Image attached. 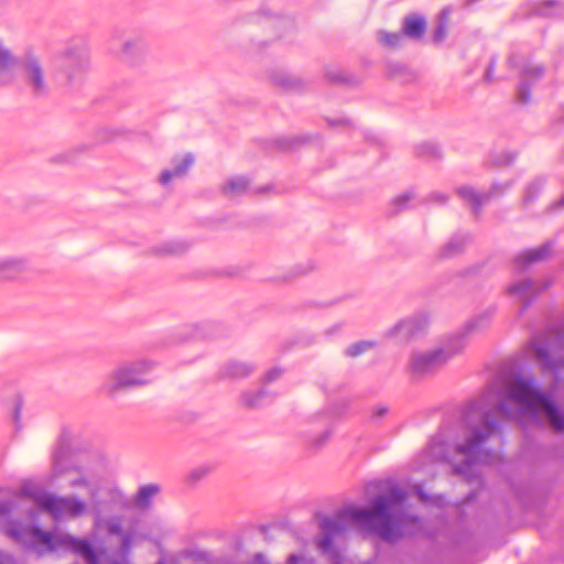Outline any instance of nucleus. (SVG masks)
<instances>
[{"instance_id": "nucleus-1", "label": "nucleus", "mask_w": 564, "mask_h": 564, "mask_svg": "<svg viewBox=\"0 0 564 564\" xmlns=\"http://www.w3.org/2000/svg\"><path fill=\"white\" fill-rule=\"evenodd\" d=\"M495 400L498 410L509 417H523L547 423L555 431L564 430V412L549 395L541 393L533 381L523 376L508 380L495 395L491 392L469 406L462 422L441 430L417 456L416 469H424L435 462H447L456 474L467 475L479 463L489 464L490 455L480 449L494 431L486 402Z\"/></svg>"}, {"instance_id": "nucleus-2", "label": "nucleus", "mask_w": 564, "mask_h": 564, "mask_svg": "<svg viewBox=\"0 0 564 564\" xmlns=\"http://www.w3.org/2000/svg\"><path fill=\"white\" fill-rule=\"evenodd\" d=\"M405 492L397 485H387L379 495L372 499L369 507L348 506L336 517L326 518L322 522L323 539L319 547L328 552L332 539L343 532L347 524L359 530L375 533L382 540L393 542L402 536L405 527V517L401 513V506Z\"/></svg>"}, {"instance_id": "nucleus-3", "label": "nucleus", "mask_w": 564, "mask_h": 564, "mask_svg": "<svg viewBox=\"0 0 564 564\" xmlns=\"http://www.w3.org/2000/svg\"><path fill=\"white\" fill-rule=\"evenodd\" d=\"M95 527L98 533L118 535L120 547L108 554L86 541L73 539V553L80 554L88 564H129L128 555L131 547L141 541L139 531L135 528L123 531L121 519L115 516L98 518Z\"/></svg>"}, {"instance_id": "nucleus-4", "label": "nucleus", "mask_w": 564, "mask_h": 564, "mask_svg": "<svg viewBox=\"0 0 564 564\" xmlns=\"http://www.w3.org/2000/svg\"><path fill=\"white\" fill-rule=\"evenodd\" d=\"M488 322V315L476 316L469 319L460 330L448 336L438 347L413 352L410 359L411 370L416 375H427L437 370L464 350L468 334L485 328Z\"/></svg>"}, {"instance_id": "nucleus-5", "label": "nucleus", "mask_w": 564, "mask_h": 564, "mask_svg": "<svg viewBox=\"0 0 564 564\" xmlns=\"http://www.w3.org/2000/svg\"><path fill=\"white\" fill-rule=\"evenodd\" d=\"M156 362L149 358H140L123 362L113 369L102 384V391L113 397L123 390L149 383L145 378L154 371Z\"/></svg>"}, {"instance_id": "nucleus-6", "label": "nucleus", "mask_w": 564, "mask_h": 564, "mask_svg": "<svg viewBox=\"0 0 564 564\" xmlns=\"http://www.w3.org/2000/svg\"><path fill=\"white\" fill-rule=\"evenodd\" d=\"M100 488L98 476L83 466L80 456L73 462V517L87 514Z\"/></svg>"}, {"instance_id": "nucleus-7", "label": "nucleus", "mask_w": 564, "mask_h": 564, "mask_svg": "<svg viewBox=\"0 0 564 564\" xmlns=\"http://www.w3.org/2000/svg\"><path fill=\"white\" fill-rule=\"evenodd\" d=\"M8 534L17 543L40 554L54 551L59 544L53 533L43 531L36 525L22 524L20 522H13L8 529Z\"/></svg>"}, {"instance_id": "nucleus-8", "label": "nucleus", "mask_w": 564, "mask_h": 564, "mask_svg": "<svg viewBox=\"0 0 564 564\" xmlns=\"http://www.w3.org/2000/svg\"><path fill=\"white\" fill-rule=\"evenodd\" d=\"M22 494L25 498H30L41 510L48 512L56 521L70 512V500L59 498L37 485H24Z\"/></svg>"}, {"instance_id": "nucleus-9", "label": "nucleus", "mask_w": 564, "mask_h": 564, "mask_svg": "<svg viewBox=\"0 0 564 564\" xmlns=\"http://www.w3.org/2000/svg\"><path fill=\"white\" fill-rule=\"evenodd\" d=\"M22 67L25 82L31 88L33 95H45L47 93V84L45 82L44 72L39 58L31 53L25 54Z\"/></svg>"}, {"instance_id": "nucleus-10", "label": "nucleus", "mask_w": 564, "mask_h": 564, "mask_svg": "<svg viewBox=\"0 0 564 564\" xmlns=\"http://www.w3.org/2000/svg\"><path fill=\"white\" fill-rule=\"evenodd\" d=\"M194 163L195 156L191 152L175 154L171 160V166L160 173L159 183L169 186L173 181L185 177Z\"/></svg>"}, {"instance_id": "nucleus-11", "label": "nucleus", "mask_w": 564, "mask_h": 564, "mask_svg": "<svg viewBox=\"0 0 564 564\" xmlns=\"http://www.w3.org/2000/svg\"><path fill=\"white\" fill-rule=\"evenodd\" d=\"M510 63L512 66H516L520 69V86H519V90H518V98L523 101V102H527L529 100V95H528V91H527V85L529 83H532L536 79H539L543 73H544V68L538 64H533L531 62H523L521 64H518L516 62V57L514 56H511L510 57Z\"/></svg>"}, {"instance_id": "nucleus-12", "label": "nucleus", "mask_w": 564, "mask_h": 564, "mask_svg": "<svg viewBox=\"0 0 564 564\" xmlns=\"http://www.w3.org/2000/svg\"><path fill=\"white\" fill-rule=\"evenodd\" d=\"M251 187V180L246 175H231L220 184V193L227 198H237L246 195Z\"/></svg>"}, {"instance_id": "nucleus-13", "label": "nucleus", "mask_w": 564, "mask_h": 564, "mask_svg": "<svg viewBox=\"0 0 564 564\" xmlns=\"http://www.w3.org/2000/svg\"><path fill=\"white\" fill-rule=\"evenodd\" d=\"M30 269V264L24 258H3L0 259V280H15L21 278Z\"/></svg>"}, {"instance_id": "nucleus-14", "label": "nucleus", "mask_w": 564, "mask_h": 564, "mask_svg": "<svg viewBox=\"0 0 564 564\" xmlns=\"http://www.w3.org/2000/svg\"><path fill=\"white\" fill-rule=\"evenodd\" d=\"M541 288L536 281H533L531 279H521L519 281L512 282L508 289L507 292L511 296H514L517 300L521 302H527L534 295H536L540 292Z\"/></svg>"}, {"instance_id": "nucleus-15", "label": "nucleus", "mask_w": 564, "mask_h": 564, "mask_svg": "<svg viewBox=\"0 0 564 564\" xmlns=\"http://www.w3.org/2000/svg\"><path fill=\"white\" fill-rule=\"evenodd\" d=\"M69 460L70 441L67 432L63 431L53 453V464L57 471L63 473L68 469Z\"/></svg>"}, {"instance_id": "nucleus-16", "label": "nucleus", "mask_w": 564, "mask_h": 564, "mask_svg": "<svg viewBox=\"0 0 564 564\" xmlns=\"http://www.w3.org/2000/svg\"><path fill=\"white\" fill-rule=\"evenodd\" d=\"M191 248V242L186 239L174 238L162 241L153 246L152 251L158 256H181Z\"/></svg>"}, {"instance_id": "nucleus-17", "label": "nucleus", "mask_w": 564, "mask_h": 564, "mask_svg": "<svg viewBox=\"0 0 564 564\" xmlns=\"http://www.w3.org/2000/svg\"><path fill=\"white\" fill-rule=\"evenodd\" d=\"M254 371V366L246 360H229L221 368V376L229 379H243Z\"/></svg>"}, {"instance_id": "nucleus-18", "label": "nucleus", "mask_w": 564, "mask_h": 564, "mask_svg": "<svg viewBox=\"0 0 564 564\" xmlns=\"http://www.w3.org/2000/svg\"><path fill=\"white\" fill-rule=\"evenodd\" d=\"M426 30V21L419 14H409L402 23V33L413 40H420Z\"/></svg>"}, {"instance_id": "nucleus-19", "label": "nucleus", "mask_w": 564, "mask_h": 564, "mask_svg": "<svg viewBox=\"0 0 564 564\" xmlns=\"http://www.w3.org/2000/svg\"><path fill=\"white\" fill-rule=\"evenodd\" d=\"M417 329V319L414 317L405 318L393 325L387 335L390 338L408 340Z\"/></svg>"}, {"instance_id": "nucleus-20", "label": "nucleus", "mask_w": 564, "mask_h": 564, "mask_svg": "<svg viewBox=\"0 0 564 564\" xmlns=\"http://www.w3.org/2000/svg\"><path fill=\"white\" fill-rule=\"evenodd\" d=\"M142 52V43L139 39L130 37L122 42L119 50V57L122 61L131 62Z\"/></svg>"}, {"instance_id": "nucleus-21", "label": "nucleus", "mask_w": 564, "mask_h": 564, "mask_svg": "<svg viewBox=\"0 0 564 564\" xmlns=\"http://www.w3.org/2000/svg\"><path fill=\"white\" fill-rule=\"evenodd\" d=\"M159 491L160 487L155 484L143 485L134 497V503L141 508L148 507Z\"/></svg>"}, {"instance_id": "nucleus-22", "label": "nucleus", "mask_w": 564, "mask_h": 564, "mask_svg": "<svg viewBox=\"0 0 564 564\" xmlns=\"http://www.w3.org/2000/svg\"><path fill=\"white\" fill-rule=\"evenodd\" d=\"M378 42L388 48H397L403 44L404 35L402 32L379 31L377 34Z\"/></svg>"}, {"instance_id": "nucleus-23", "label": "nucleus", "mask_w": 564, "mask_h": 564, "mask_svg": "<svg viewBox=\"0 0 564 564\" xmlns=\"http://www.w3.org/2000/svg\"><path fill=\"white\" fill-rule=\"evenodd\" d=\"M457 194L460 198L470 203L471 206L477 207L481 205L484 202L487 200L488 196L487 194H480L477 193L473 187L470 186H460L457 189Z\"/></svg>"}, {"instance_id": "nucleus-24", "label": "nucleus", "mask_w": 564, "mask_h": 564, "mask_svg": "<svg viewBox=\"0 0 564 564\" xmlns=\"http://www.w3.org/2000/svg\"><path fill=\"white\" fill-rule=\"evenodd\" d=\"M551 252V246L544 245L536 249H531L519 256L518 260L524 263H533L545 259Z\"/></svg>"}, {"instance_id": "nucleus-25", "label": "nucleus", "mask_w": 564, "mask_h": 564, "mask_svg": "<svg viewBox=\"0 0 564 564\" xmlns=\"http://www.w3.org/2000/svg\"><path fill=\"white\" fill-rule=\"evenodd\" d=\"M563 11L564 6L557 0H543L536 8V13L543 17H556Z\"/></svg>"}, {"instance_id": "nucleus-26", "label": "nucleus", "mask_w": 564, "mask_h": 564, "mask_svg": "<svg viewBox=\"0 0 564 564\" xmlns=\"http://www.w3.org/2000/svg\"><path fill=\"white\" fill-rule=\"evenodd\" d=\"M449 14H451L449 9L445 8L442 10V12L440 14L441 22L434 32V41L435 42H442L445 39L446 25H447V20H448Z\"/></svg>"}, {"instance_id": "nucleus-27", "label": "nucleus", "mask_w": 564, "mask_h": 564, "mask_svg": "<svg viewBox=\"0 0 564 564\" xmlns=\"http://www.w3.org/2000/svg\"><path fill=\"white\" fill-rule=\"evenodd\" d=\"M534 357L545 368H555L556 366L550 361L549 351L543 344H534L533 346Z\"/></svg>"}, {"instance_id": "nucleus-28", "label": "nucleus", "mask_w": 564, "mask_h": 564, "mask_svg": "<svg viewBox=\"0 0 564 564\" xmlns=\"http://www.w3.org/2000/svg\"><path fill=\"white\" fill-rule=\"evenodd\" d=\"M17 59L14 55L2 44H0V67L3 69H10L14 67Z\"/></svg>"}, {"instance_id": "nucleus-29", "label": "nucleus", "mask_w": 564, "mask_h": 564, "mask_svg": "<svg viewBox=\"0 0 564 564\" xmlns=\"http://www.w3.org/2000/svg\"><path fill=\"white\" fill-rule=\"evenodd\" d=\"M23 408V399L20 394H15L11 402L12 420L17 426L21 423V413Z\"/></svg>"}, {"instance_id": "nucleus-30", "label": "nucleus", "mask_w": 564, "mask_h": 564, "mask_svg": "<svg viewBox=\"0 0 564 564\" xmlns=\"http://www.w3.org/2000/svg\"><path fill=\"white\" fill-rule=\"evenodd\" d=\"M372 346H373V344L371 341L362 340V341L351 345L347 351L350 356H358V355L367 351L368 349H370Z\"/></svg>"}, {"instance_id": "nucleus-31", "label": "nucleus", "mask_w": 564, "mask_h": 564, "mask_svg": "<svg viewBox=\"0 0 564 564\" xmlns=\"http://www.w3.org/2000/svg\"><path fill=\"white\" fill-rule=\"evenodd\" d=\"M251 564H267L262 555H258ZM288 564H311L306 558L301 555H290Z\"/></svg>"}, {"instance_id": "nucleus-32", "label": "nucleus", "mask_w": 564, "mask_h": 564, "mask_svg": "<svg viewBox=\"0 0 564 564\" xmlns=\"http://www.w3.org/2000/svg\"><path fill=\"white\" fill-rule=\"evenodd\" d=\"M23 499V497H19L17 500L0 502V516H6L12 512Z\"/></svg>"}, {"instance_id": "nucleus-33", "label": "nucleus", "mask_w": 564, "mask_h": 564, "mask_svg": "<svg viewBox=\"0 0 564 564\" xmlns=\"http://www.w3.org/2000/svg\"><path fill=\"white\" fill-rule=\"evenodd\" d=\"M411 200H412V194L405 193V194L399 195L395 198H393L392 205L395 206V212H399L400 209L405 207V205L408 203H410Z\"/></svg>"}, {"instance_id": "nucleus-34", "label": "nucleus", "mask_w": 564, "mask_h": 564, "mask_svg": "<svg viewBox=\"0 0 564 564\" xmlns=\"http://www.w3.org/2000/svg\"><path fill=\"white\" fill-rule=\"evenodd\" d=\"M276 85L290 88L294 84V79L289 74H276L273 78Z\"/></svg>"}, {"instance_id": "nucleus-35", "label": "nucleus", "mask_w": 564, "mask_h": 564, "mask_svg": "<svg viewBox=\"0 0 564 564\" xmlns=\"http://www.w3.org/2000/svg\"><path fill=\"white\" fill-rule=\"evenodd\" d=\"M541 187H542V183L540 181H536V182L530 184L525 191L524 200L527 203L532 200L534 195L540 192Z\"/></svg>"}, {"instance_id": "nucleus-36", "label": "nucleus", "mask_w": 564, "mask_h": 564, "mask_svg": "<svg viewBox=\"0 0 564 564\" xmlns=\"http://www.w3.org/2000/svg\"><path fill=\"white\" fill-rule=\"evenodd\" d=\"M88 64V58L76 53V68L84 69Z\"/></svg>"}, {"instance_id": "nucleus-37", "label": "nucleus", "mask_w": 564, "mask_h": 564, "mask_svg": "<svg viewBox=\"0 0 564 564\" xmlns=\"http://www.w3.org/2000/svg\"><path fill=\"white\" fill-rule=\"evenodd\" d=\"M0 564H17V562L11 555L0 552Z\"/></svg>"}, {"instance_id": "nucleus-38", "label": "nucleus", "mask_w": 564, "mask_h": 564, "mask_svg": "<svg viewBox=\"0 0 564 564\" xmlns=\"http://www.w3.org/2000/svg\"><path fill=\"white\" fill-rule=\"evenodd\" d=\"M280 375H281V370H280V369H272V370H270V371L265 375V380H267V381H272V380H274L275 378H278Z\"/></svg>"}, {"instance_id": "nucleus-39", "label": "nucleus", "mask_w": 564, "mask_h": 564, "mask_svg": "<svg viewBox=\"0 0 564 564\" xmlns=\"http://www.w3.org/2000/svg\"><path fill=\"white\" fill-rule=\"evenodd\" d=\"M327 437H328V434H327V433L323 434V435H322V437H321V438H318V441H317L316 445H317V446H321V445H322V444L327 440Z\"/></svg>"}, {"instance_id": "nucleus-40", "label": "nucleus", "mask_w": 564, "mask_h": 564, "mask_svg": "<svg viewBox=\"0 0 564 564\" xmlns=\"http://www.w3.org/2000/svg\"><path fill=\"white\" fill-rule=\"evenodd\" d=\"M243 400H245V402H246L247 404H249V405H253V404H256V400H250V399H249V394H245V395H243Z\"/></svg>"}, {"instance_id": "nucleus-41", "label": "nucleus", "mask_w": 564, "mask_h": 564, "mask_svg": "<svg viewBox=\"0 0 564 564\" xmlns=\"http://www.w3.org/2000/svg\"><path fill=\"white\" fill-rule=\"evenodd\" d=\"M491 75H492V66H489L488 69L486 70V78L488 80H491Z\"/></svg>"}, {"instance_id": "nucleus-42", "label": "nucleus", "mask_w": 564, "mask_h": 564, "mask_svg": "<svg viewBox=\"0 0 564 564\" xmlns=\"http://www.w3.org/2000/svg\"><path fill=\"white\" fill-rule=\"evenodd\" d=\"M270 191H271V186L257 188V193H264V192H270Z\"/></svg>"}, {"instance_id": "nucleus-43", "label": "nucleus", "mask_w": 564, "mask_h": 564, "mask_svg": "<svg viewBox=\"0 0 564 564\" xmlns=\"http://www.w3.org/2000/svg\"><path fill=\"white\" fill-rule=\"evenodd\" d=\"M502 191L501 189H498V185H495L492 187V192L490 193V195H495V194H498V193H501Z\"/></svg>"}, {"instance_id": "nucleus-44", "label": "nucleus", "mask_w": 564, "mask_h": 564, "mask_svg": "<svg viewBox=\"0 0 564 564\" xmlns=\"http://www.w3.org/2000/svg\"><path fill=\"white\" fill-rule=\"evenodd\" d=\"M419 495L422 500H426V497L423 495V492L420 491Z\"/></svg>"}, {"instance_id": "nucleus-45", "label": "nucleus", "mask_w": 564, "mask_h": 564, "mask_svg": "<svg viewBox=\"0 0 564 564\" xmlns=\"http://www.w3.org/2000/svg\"><path fill=\"white\" fill-rule=\"evenodd\" d=\"M511 161H512V156H511V155H509L505 163H509V162H511Z\"/></svg>"}, {"instance_id": "nucleus-46", "label": "nucleus", "mask_w": 564, "mask_h": 564, "mask_svg": "<svg viewBox=\"0 0 564 564\" xmlns=\"http://www.w3.org/2000/svg\"><path fill=\"white\" fill-rule=\"evenodd\" d=\"M68 541H69V538H68V536H66V538L63 540V543H65V544H66V543H68Z\"/></svg>"}, {"instance_id": "nucleus-47", "label": "nucleus", "mask_w": 564, "mask_h": 564, "mask_svg": "<svg viewBox=\"0 0 564 564\" xmlns=\"http://www.w3.org/2000/svg\"><path fill=\"white\" fill-rule=\"evenodd\" d=\"M379 413H380V414L386 413V409H381Z\"/></svg>"}, {"instance_id": "nucleus-48", "label": "nucleus", "mask_w": 564, "mask_h": 564, "mask_svg": "<svg viewBox=\"0 0 564 564\" xmlns=\"http://www.w3.org/2000/svg\"><path fill=\"white\" fill-rule=\"evenodd\" d=\"M158 564H164L163 562H159Z\"/></svg>"}]
</instances>
